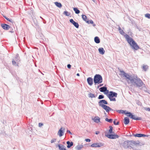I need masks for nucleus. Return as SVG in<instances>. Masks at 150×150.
<instances>
[{
  "label": "nucleus",
  "mask_w": 150,
  "mask_h": 150,
  "mask_svg": "<svg viewBox=\"0 0 150 150\" xmlns=\"http://www.w3.org/2000/svg\"><path fill=\"white\" fill-rule=\"evenodd\" d=\"M124 36L127 42L133 49L137 50L140 48L139 46L136 42L132 38L130 37L128 35L126 34Z\"/></svg>",
  "instance_id": "obj_1"
},
{
  "label": "nucleus",
  "mask_w": 150,
  "mask_h": 150,
  "mask_svg": "<svg viewBox=\"0 0 150 150\" xmlns=\"http://www.w3.org/2000/svg\"><path fill=\"white\" fill-rule=\"evenodd\" d=\"M127 78L128 80L130 81L131 83L133 84L134 86L141 87L143 84L142 80L137 76L136 77H133V79H130L128 77Z\"/></svg>",
  "instance_id": "obj_2"
},
{
  "label": "nucleus",
  "mask_w": 150,
  "mask_h": 150,
  "mask_svg": "<svg viewBox=\"0 0 150 150\" xmlns=\"http://www.w3.org/2000/svg\"><path fill=\"white\" fill-rule=\"evenodd\" d=\"M103 78L99 74H96L94 77L93 82L95 85L99 84L102 83Z\"/></svg>",
  "instance_id": "obj_3"
},
{
  "label": "nucleus",
  "mask_w": 150,
  "mask_h": 150,
  "mask_svg": "<svg viewBox=\"0 0 150 150\" xmlns=\"http://www.w3.org/2000/svg\"><path fill=\"white\" fill-rule=\"evenodd\" d=\"M117 93L112 91H110L108 94H107V96L110 101H116V99L113 97H117Z\"/></svg>",
  "instance_id": "obj_4"
},
{
  "label": "nucleus",
  "mask_w": 150,
  "mask_h": 150,
  "mask_svg": "<svg viewBox=\"0 0 150 150\" xmlns=\"http://www.w3.org/2000/svg\"><path fill=\"white\" fill-rule=\"evenodd\" d=\"M125 114L127 116L133 120H141L142 119V118L141 117H136L134 115H133V114L130 112H127L126 113H125Z\"/></svg>",
  "instance_id": "obj_5"
},
{
  "label": "nucleus",
  "mask_w": 150,
  "mask_h": 150,
  "mask_svg": "<svg viewBox=\"0 0 150 150\" xmlns=\"http://www.w3.org/2000/svg\"><path fill=\"white\" fill-rule=\"evenodd\" d=\"M20 61V57L19 56V54H17L16 55L14 59H13L12 60V62L13 64L15 66H18V62Z\"/></svg>",
  "instance_id": "obj_6"
},
{
  "label": "nucleus",
  "mask_w": 150,
  "mask_h": 150,
  "mask_svg": "<svg viewBox=\"0 0 150 150\" xmlns=\"http://www.w3.org/2000/svg\"><path fill=\"white\" fill-rule=\"evenodd\" d=\"M107 132H105V135L106 137H107L108 138L110 139H116L117 138H118L119 137V136L117 134H107Z\"/></svg>",
  "instance_id": "obj_7"
},
{
  "label": "nucleus",
  "mask_w": 150,
  "mask_h": 150,
  "mask_svg": "<svg viewBox=\"0 0 150 150\" xmlns=\"http://www.w3.org/2000/svg\"><path fill=\"white\" fill-rule=\"evenodd\" d=\"M129 141L130 143L129 144V146L133 149H134V148L132 146L134 145H139V143L138 141L136 142L133 140H129Z\"/></svg>",
  "instance_id": "obj_8"
},
{
  "label": "nucleus",
  "mask_w": 150,
  "mask_h": 150,
  "mask_svg": "<svg viewBox=\"0 0 150 150\" xmlns=\"http://www.w3.org/2000/svg\"><path fill=\"white\" fill-rule=\"evenodd\" d=\"M129 140H127L123 143H121L120 145L122 146L124 148L127 149L129 147Z\"/></svg>",
  "instance_id": "obj_9"
},
{
  "label": "nucleus",
  "mask_w": 150,
  "mask_h": 150,
  "mask_svg": "<svg viewBox=\"0 0 150 150\" xmlns=\"http://www.w3.org/2000/svg\"><path fill=\"white\" fill-rule=\"evenodd\" d=\"M100 91L101 92H104L105 94H107L109 93V91L107 89V87L103 86L101 87L99 89Z\"/></svg>",
  "instance_id": "obj_10"
},
{
  "label": "nucleus",
  "mask_w": 150,
  "mask_h": 150,
  "mask_svg": "<svg viewBox=\"0 0 150 150\" xmlns=\"http://www.w3.org/2000/svg\"><path fill=\"white\" fill-rule=\"evenodd\" d=\"M102 106H101L102 108L104 109L107 112H108L110 111H113V110L110 108L108 106L106 105H102Z\"/></svg>",
  "instance_id": "obj_11"
},
{
  "label": "nucleus",
  "mask_w": 150,
  "mask_h": 150,
  "mask_svg": "<svg viewBox=\"0 0 150 150\" xmlns=\"http://www.w3.org/2000/svg\"><path fill=\"white\" fill-rule=\"evenodd\" d=\"M98 104L100 106H102L103 105H108V103L106 100H101L98 102Z\"/></svg>",
  "instance_id": "obj_12"
},
{
  "label": "nucleus",
  "mask_w": 150,
  "mask_h": 150,
  "mask_svg": "<svg viewBox=\"0 0 150 150\" xmlns=\"http://www.w3.org/2000/svg\"><path fill=\"white\" fill-rule=\"evenodd\" d=\"M120 72L127 79V78L129 77L130 79H133L134 76L132 77L131 75H130L128 74L125 73L123 71H120Z\"/></svg>",
  "instance_id": "obj_13"
},
{
  "label": "nucleus",
  "mask_w": 150,
  "mask_h": 150,
  "mask_svg": "<svg viewBox=\"0 0 150 150\" xmlns=\"http://www.w3.org/2000/svg\"><path fill=\"white\" fill-rule=\"evenodd\" d=\"M103 145L102 143H94L91 145V146L93 147H100L103 146Z\"/></svg>",
  "instance_id": "obj_14"
},
{
  "label": "nucleus",
  "mask_w": 150,
  "mask_h": 150,
  "mask_svg": "<svg viewBox=\"0 0 150 150\" xmlns=\"http://www.w3.org/2000/svg\"><path fill=\"white\" fill-rule=\"evenodd\" d=\"M64 128L63 127H61L59 130L57 134L61 137L64 134Z\"/></svg>",
  "instance_id": "obj_15"
},
{
  "label": "nucleus",
  "mask_w": 150,
  "mask_h": 150,
  "mask_svg": "<svg viewBox=\"0 0 150 150\" xmlns=\"http://www.w3.org/2000/svg\"><path fill=\"white\" fill-rule=\"evenodd\" d=\"M70 22L76 28H78L79 27V25L78 23L75 22L73 19H71L69 20Z\"/></svg>",
  "instance_id": "obj_16"
},
{
  "label": "nucleus",
  "mask_w": 150,
  "mask_h": 150,
  "mask_svg": "<svg viewBox=\"0 0 150 150\" xmlns=\"http://www.w3.org/2000/svg\"><path fill=\"white\" fill-rule=\"evenodd\" d=\"M1 26L3 29L6 30H8L11 27L9 25L4 23L1 24Z\"/></svg>",
  "instance_id": "obj_17"
},
{
  "label": "nucleus",
  "mask_w": 150,
  "mask_h": 150,
  "mask_svg": "<svg viewBox=\"0 0 150 150\" xmlns=\"http://www.w3.org/2000/svg\"><path fill=\"white\" fill-rule=\"evenodd\" d=\"M88 84L90 86H91L93 84V79L90 77H88L87 79Z\"/></svg>",
  "instance_id": "obj_18"
},
{
  "label": "nucleus",
  "mask_w": 150,
  "mask_h": 150,
  "mask_svg": "<svg viewBox=\"0 0 150 150\" xmlns=\"http://www.w3.org/2000/svg\"><path fill=\"white\" fill-rule=\"evenodd\" d=\"M92 119L94 122L97 123L100 122V118L98 116H96L94 118H93Z\"/></svg>",
  "instance_id": "obj_19"
},
{
  "label": "nucleus",
  "mask_w": 150,
  "mask_h": 150,
  "mask_svg": "<svg viewBox=\"0 0 150 150\" xmlns=\"http://www.w3.org/2000/svg\"><path fill=\"white\" fill-rule=\"evenodd\" d=\"M129 118H128L127 117H125L123 123L125 124V125H127L129 124Z\"/></svg>",
  "instance_id": "obj_20"
},
{
  "label": "nucleus",
  "mask_w": 150,
  "mask_h": 150,
  "mask_svg": "<svg viewBox=\"0 0 150 150\" xmlns=\"http://www.w3.org/2000/svg\"><path fill=\"white\" fill-rule=\"evenodd\" d=\"M67 148H69L73 145V143L72 142H70L69 141L67 142Z\"/></svg>",
  "instance_id": "obj_21"
},
{
  "label": "nucleus",
  "mask_w": 150,
  "mask_h": 150,
  "mask_svg": "<svg viewBox=\"0 0 150 150\" xmlns=\"http://www.w3.org/2000/svg\"><path fill=\"white\" fill-rule=\"evenodd\" d=\"M98 50L100 54H101L102 55H103L105 53V51L103 48H99L98 49Z\"/></svg>",
  "instance_id": "obj_22"
},
{
  "label": "nucleus",
  "mask_w": 150,
  "mask_h": 150,
  "mask_svg": "<svg viewBox=\"0 0 150 150\" xmlns=\"http://www.w3.org/2000/svg\"><path fill=\"white\" fill-rule=\"evenodd\" d=\"M134 136L135 137H145L146 136V135L141 134H134Z\"/></svg>",
  "instance_id": "obj_23"
},
{
  "label": "nucleus",
  "mask_w": 150,
  "mask_h": 150,
  "mask_svg": "<svg viewBox=\"0 0 150 150\" xmlns=\"http://www.w3.org/2000/svg\"><path fill=\"white\" fill-rule=\"evenodd\" d=\"M82 18L83 20L85 21L87 23H89L88 20H87V16L84 15H82Z\"/></svg>",
  "instance_id": "obj_24"
},
{
  "label": "nucleus",
  "mask_w": 150,
  "mask_h": 150,
  "mask_svg": "<svg viewBox=\"0 0 150 150\" xmlns=\"http://www.w3.org/2000/svg\"><path fill=\"white\" fill-rule=\"evenodd\" d=\"M58 147L59 150H67L66 149L64 148V146L63 145L61 146L60 144H58Z\"/></svg>",
  "instance_id": "obj_25"
},
{
  "label": "nucleus",
  "mask_w": 150,
  "mask_h": 150,
  "mask_svg": "<svg viewBox=\"0 0 150 150\" xmlns=\"http://www.w3.org/2000/svg\"><path fill=\"white\" fill-rule=\"evenodd\" d=\"M94 41L97 44L99 43L100 42V40L98 37L96 36L94 38Z\"/></svg>",
  "instance_id": "obj_26"
},
{
  "label": "nucleus",
  "mask_w": 150,
  "mask_h": 150,
  "mask_svg": "<svg viewBox=\"0 0 150 150\" xmlns=\"http://www.w3.org/2000/svg\"><path fill=\"white\" fill-rule=\"evenodd\" d=\"M110 129L109 130L108 133L109 134H114L115 133L113 132V128L112 126H110Z\"/></svg>",
  "instance_id": "obj_27"
},
{
  "label": "nucleus",
  "mask_w": 150,
  "mask_h": 150,
  "mask_svg": "<svg viewBox=\"0 0 150 150\" xmlns=\"http://www.w3.org/2000/svg\"><path fill=\"white\" fill-rule=\"evenodd\" d=\"M83 147L82 145H78L76 147V149L78 150H80Z\"/></svg>",
  "instance_id": "obj_28"
},
{
  "label": "nucleus",
  "mask_w": 150,
  "mask_h": 150,
  "mask_svg": "<svg viewBox=\"0 0 150 150\" xmlns=\"http://www.w3.org/2000/svg\"><path fill=\"white\" fill-rule=\"evenodd\" d=\"M73 10L76 14H78L80 13V11L77 8H74Z\"/></svg>",
  "instance_id": "obj_29"
},
{
  "label": "nucleus",
  "mask_w": 150,
  "mask_h": 150,
  "mask_svg": "<svg viewBox=\"0 0 150 150\" xmlns=\"http://www.w3.org/2000/svg\"><path fill=\"white\" fill-rule=\"evenodd\" d=\"M55 5L59 8H61L62 7V5L61 3L56 2H55Z\"/></svg>",
  "instance_id": "obj_30"
},
{
  "label": "nucleus",
  "mask_w": 150,
  "mask_h": 150,
  "mask_svg": "<svg viewBox=\"0 0 150 150\" xmlns=\"http://www.w3.org/2000/svg\"><path fill=\"white\" fill-rule=\"evenodd\" d=\"M88 97L89 98H94V97H95V95L94 94H93V93H89L88 94Z\"/></svg>",
  "instance_id": "obj_31"
},
{
  "label": "nucleus",
  "mask_w": 150,
  "mask_h": 150,
  "mask_svg": "<svg viewBox=\"0 0 150 150\" xmlns=\"http://www.w3.org/2000/svg\"><path fill=\"white\" fill-rule=\"evenodd\" d=\"M105 120L106 121L108 122H109L110 123H111L112 122L113 120L112 119H109L108 118H106L105 119Z\"/></svg>",
  "instance_id": "obj_32"
},
{
  "label": "nucleus",
  "mask_w": 150,
  "mask_h": 150,
  "mask_svg": "<svg viewBox=\"0 0 150 150\" xmlns=\"http://www.w3.org/2000/svg\"><path fill=\"white\" fill-rule=\"evenodd\" d=\"M116 111L117 112H118L120 113H125V112L126 111L125 110L124 111V110H117Z\"/></svg>",
  "instance_id": "obj_33"
},
{
  "label": "nucleus",
  "mask_w": 150,
  "mask_h": 150,
  "mask_svg": "<svg viewBox=\"0 0 150 150\" xmlns=\"http://www.w3.org/2000/svg\"><path fill=\"white\" fill-rule=\"evenodd\" d=\"M142 69L144 70L145 71H146L148 69V66L146 65H144L143 66Z\"/></svg>",
  "instance_id": "obj_34"
},
{
  "label": "nucleus",
  "mask_w": 150,
  "mask_h": 150,
  "mask_svg": "<svg viewBox=\"0 0 150 150\" xmlns=\"http://www.w3.org/2000/svg\"><path fill=\"white\" fill-rule=\"evenodd\" d=\"M63 14L67 16H69L70 15V13H69V12L67 11H64L63 13Z\"/></svg>",
  "instance_id": "obj_35"
},
{
  "label": "nucleus",
  "mask_w": 150,
  "mask_h": 150,
  "mask_svg": "<svg viewBox=\"0 0 150 150\" xmlns=\"http://www.w3.org/2000/svg\"><path fill=\"white\" fill-rule=\"evenodd\" d=\"M104 95H99L98 98V99H103L104 98Z\"/></svg>",
  "instance_id": "obj_36"
},
{
  "label": "nucleus",
  "mask_w": 150,
  "mask_h": 150,
  "mask_svg": "<svg viewBox=\"0 0 150 150\" xmlns=\"http://www.w3.org/2000/svg\"><path fill=\"white\" fill-rule=\"evenodd\" d=\"M145 16L149 19H150V14L149 13H147L145 14Z\"/></svg>",
  "instance_id": "obj_37"
},
{
  "label": "nucleus",
  "mask_w": 150,
  "mask_h": 150,
  "mask_svg": "<svg viewBox=\"0 0 150 150\" xmlns=\"http://www.w3.org/2000/svg\"><path fill=\"white\" fill-rule=\"evenodd\" d=\"M115 120L113 121V123L115 125H118L119 124V121H117V122H116L115 120Z\"/></svg>",
  "instance_id": "obj_38"
},
{
  "label": "nucleus",
  "mask_w": 150,
  "mask_h": 150,
  "mask_svg": "<svg viewBox=\"0 0 150 150\" xmlns=\"http://www.w3.org/2000/svg\"><path fill=\"white\" fill-rule=\"evenodd\" d=\"M6 20H7V21H10V22H11V23H13V20L11 19H9L8 18H6Z\"/></svg>",
  "instance_id": "obj_39"
},
{
  "label": "nucleus",
  "mask_w": 150,
  "mask_h": 150,
  "mask_svg": "<svg viewBox=\"0 0 150 150\" xmlns=\"http://www.w3.org/2000/svg\"><path fill=\"white\" fill-rule=\"evenodd\" d=\"M119 33L121 34L122 35H123L125 33V32H124L123 30L122 29L119 31Z\"/></svg>",
  "instance_id": "obj_40"
},
{
  "label": "nucleus",
  "mask_w": 150,
  "mask_h": 150,
  "mask_svg": "<svg viewBox=\"0 0 150 150\" xmlns=\"http://www.w3.org/2000/svg\"><path fill=\"white\" fill-rule=\"evenodd\" d=\"M56 140V139H52L51 141V143H52L55 142Z\"/></svg>",
  "instance_id": "obj_41"
},
{
  "label": "nucleus",
  "mask_w": 150,
  "mask_h": 150,
  "mask_svg": "<svg viewBox=\"0 0 150 150\" xmlns=\"http://www.w3.org/2000/svg\"><path fill=\"white\" fill-rule=\"evenodd\" d=\"M88 21L89 22V23H88V24H89L90 23L91 24H93V22L92 20H88Z\"/></svg>",
  "instance_id": "obj_42"
},
{
  "label": "nucleus",
  "mask_w": 150,
  "mask_h": 150,
  "mask_svg": "<svg viewBox=\"0 0 150 150\" xmlns=\"http://www.w3.org/2000/svg\"><path fill=\"white\" fill-rule=\"evenodd\" d=\"M144 109L146 111H150V108H145Z\"/></svg>",
  "instance_id": "obj_43"
},
{
  "label": "nucleus",
  "mask_w": 150,
  "mask_h": 150,
  "mask_svg": "<svg viewBox=\"0 0 150 150\" xmlns=\"http://www.w3.org/2000/svg\"><path fill=\"white\" fill-rule=\"evenodd\" d=\"M137 104L139 105H141V103L139 100H137Z\"/></svg>",
  "instance_id": "obj_44"
},
{
  "label": "nucleus",
  "mask_w": 150,
  "mask_h": 150,
  "mask_svg": "<svg viewBox=\"0 0 150 150\" xmlns=\"http://www.w3.org/2000/svg\"><path fill=\"white\" fill-rule=\"evenodd\" d=\"M43 124L42 123H39V126L40 127H41L43 125Z\"/></svg>",
  "instance_id": "obj_45"
},
{
  "label": "nucleus",
  "mask_w": 150,
  "mask_h": 150,
  "mask_svg": "<svg viewBox=\"0 0 150 150\" xmlns=\"http://www.w3.org/2000/svg\"><path fill=\"white\" fill-rule=\"evenodd\" d=\"M85 141L86 142H90L91 141V140L89 139H85Z\"/></svg>",
  "instance_id": "obj_46"
},
{
  "label": "nucleus",
  "mask_w": 150,
  "mask_h": 150,
  "mask_svg": "<svg viewBox=\"0 0 150 150\" xmlns=\"http://www.w3.org/2000/svg\"><path fill=\"white\" fill-rule=\"evenodd\" d=\"M71 66L70 64H68L67 65V67L68 69H70L71 68Z\"/></svg>",
  "instance_id": "obj_47"
},
{
  "label": "nucleus",
  "mask_w": 150,
  "mask_h": 150,
  "mask_svg": "<svg viewBox=\"0 0 150 150\" xmlns=\"http://www.w3.org/2000/svg\"><path fill=\"white\" fill-rule=\"evenodd\" d=\"M67 132L68 133H69L70 134H71L72 133L71 132L70 130H67Z\"/></svg>",
  "instance_id": "obj_48"
},
{
  "label": "nucleus",
  "mask_w": 150,
  "mask_h": 150,
  "mask_svg": "<svg viewBox=\"0 0 150 150\" xmlns=\"http://www.w3.org/2000/svg\"><path fill=\"white\" fill-rule=\"evenodd\" d=\"M103 84H100L99 85V86H98V87H97V88H99V87H100V86H103Z\"/></svg>",
  "instance_id": "obj_49"
},
{
  "label": "nucleus",
  "mask_w": 150,
  "mask_h": 150,
  "mask_svg": "<svg viewBox=\"0 0 150 150\" xmlns=\"http://www.w3.org/2000/svg\"><path fill=\"white\" fill-rule=\"evenodd\" d=\"M95 133L96 134H98L99 133V131L96 132Z\"/></svg>",
  "instance_id": "obj_50"
},
{
  "label": "nucleus",
  "mask_w": 150,
  "mask_h": 150,
  "mask_svg": "<svg viewBox=\"0 0 150 150\" xmlns=\"http://www.w3.org/2000/svg\"><path fill=\"white\" fill-rule=\"evenodd\" d=\"M118 30H119V31L121 30V28H120V26H119V27H118Z\"/></svg>",
  "instance_id": "obj_51"
},
{
  "label": "nucleus",
  "mask_w": 150,
  "mask_h": 150,
  "mask_svg": "<svg viewBox=\"0 0 150 150\" xmlns=\"http://www.w3.org/2000/svg\"><path fill=\"white\" fill-rule=\"evenodd\" d=\"M3 17L6 19V18H7V17H6L5 16H3Z\"/></svg>",
  "instance_id": "obj_52"
},
{
  "label": "nucleus",
  "mask_w": 150,
  "mask_h": 150,
  "mask_svg": "<svg viewBox=\"0 0 150 150\" xmlns=\"http://www.w3.org/2000/svg\"><path fill=\"white\" fill-rule=\"evenodd\" d=\"M76 76H79L80 74H79V73H77L76 74Z\"/></svg>",
  "instance_id": "obj_53"
},
{
  "label": "nucleus",
  "mask_w": 150,
  "mask_h": 150,
  "mask_svg": "<svg viewBox=\"0 0 150 150\" xmlns=\"http://www.w3.org/2000/svg\"><path fill=\"white\" fill-rule=\"evenodd\" d=\"M137 28L139 30L141 31V28H139L138 27H137Z\"/></svg>",
  "instance_id": "obj_54"
},
{
  "label": "nucleus",
  "mask_w": 150,
  "mask_h": 150,
  "mask_svg": "<svg viewBox=\"0 0 150 150\" xmlns=\"http://www.w3.org/2000/svg\"><path fill=\"white\" fill-rule=\"evenodd\" d=\"M93 26H96V24H93Z\"/></svg>",
  "instance_id": "obj_55"
},
{
  "label": "nucleus",
  "mask_w": 150,
  "mask_h": 150,
  "mask_svg": "<svg viewBox=\"0 0 150 150\" xmlns=\"http://www.w3.org/2000/svg\"><path fill=\"white\" fill-rule=\"evenodd\" d=\"M97 95H95V97H94V98H96L97 97Z\"/></svg>",
  "instance_id": "obj_56"
},
{
  "label": "nucleus",
  "mask_w": 150,
  "mask_h": 150,
  "mask_svg": "<svg viewBox=\"0 0 150 150\" xmlns=\"http://www.w3.org/2000/svg\"><path fill=\"white\" fill-rule=\"evenodd\" d=\"M93 1H94V0H92Z\"/></svg>",
  "instance_id": "obj_57"
}]
</instances>
